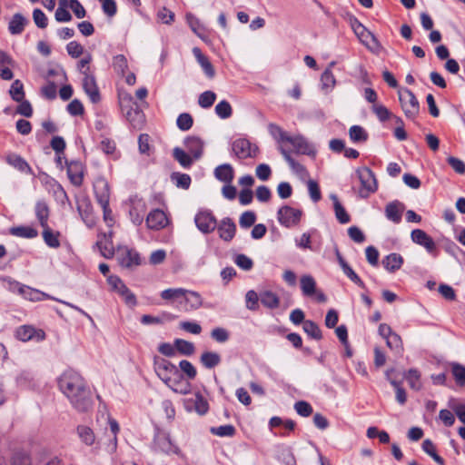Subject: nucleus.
I'll return each mask as SVG.
<instances>
[{"label":"nucleus","instance_id":"4","mask_svg":"<svg viewBox=\"0 0 465 465\" xmlns=\"http://www.w3.org/2000/svg\"><path fill=\"white\" fill-rule=\"evenodd\" d=\"M232 152L236 158L244 160L255 158L259 153V148L246 138H238L232 143Z\"/></svg>","mask_w":465,"mask_h":465},{"label":"nucleus","instance_id":"10","mask_svg":"<svg viewBox=\"0 0 465 465\" xmlns=\"http://www.w3.org/2000/svg\"><path fill=\"white\" fill-rule=\"evenodd\" d=\"M411 241L426 249L430 253H434L437 247L433 239L423 230L414 229L411 232Z\"/></svg>","mask_w":465,"mask_h":465},{"label":"nucleus","instance_id":"47","mask_svg":"<svg viewBox=\"0 0 465 465\" xmlns=\"http://www.w3.org/2000/svg\"><path fill=\"white\" fill-rule=\"evenodd\" d=\"M322 88L325 91L331 90L335 84V77L330 68H326L321 76Z\"/></svg>","mask_w":465,"mask_h":465},{"label":"nucleus","instance_id":"43","mask_svg":"<svg viewBox=\"0 0 465 465\" xmlns=\"http://www.w3.org/2000/svg\"><path fill=\"white\" fill-rule=\"evenodd\" d=\"M174 346L176 351L183 355L190 356L195 351L194 344L183 339H176L174 341Z\"/></svg>","mask_w":465,"mask_h":465},{"label":"nucleus","instance_id":"49","mask_svg":"<svg viewBox=\"0 0 465 465\" xmlns=\"http://www.w3.org/2000/svg\"><path fill=\"white\" fill-rule=\"evenodd\" d=\"M451 372L455 381L460 386H465V367L460 363L451 364Z\"/></svg>","mask_w":465,"mask_h":465},{"label":"nucleus","instance_id":"39","mask_svg":"<svg viewBox=\"0 0 465 465\" xmlns=\"http://www.w3.org/2000/svg\"><path fill=\"white\" fill-rule=\"evenodd\" d=\"M76 430L79 438L84 444L91 446L94 443L95 436L91 428L85 425H79Z\"/></svg>","mask_w":465,"mask_h":465},{"label":"nucleus","instance_id":"36","mask_svg":"<svg viewBox=\"0 0 465 465\" xmlns=\"http://www.w3.org/2000/svg\"><path fill=\"white\" fill-rule=\"evenodd\" d=\"M10 233L14 236L33 239L38 235L37 230L31 226H16L10 229Z\"/></svg>","mask_w":465,"mask_h":465},{"label":"nucleus","instance_id":"29","mask_svg":"<svg viewBox=\"0 0 465 465\" xmlns=\"http://www.w3.org/2000/svg\"><path fill=\"white\" fill-rule=\"evenodd\" d=\"M403 263V258L399 253H391L383 258L382 264L384 268L391 272H394L399 270Z\"/></svg>","mask_w":465,"mask_h":465},{"label":"nucleus","instance_id":"48","mask_svg":"<svg viewBox=\"0 0 465 465\" xmlns=\"http://www.w3.org/2000/svg\"><path fill=\"white\" fill-rule=\"evenodd\" d=\"M172 181L175 183V185L179 188L187 190L191 184V177L189 174L181 173H173L171 175Z\"/></svg>","mask_w":465,"mask_h":465},{"label":"nucleus","instance_id":"22","mask_svg":"<svg viewBox=\"0 0 465 465\" xmlns=\"http://www.w3.org/2000/svg\"><path fill=\"white\" fill-rule=\"evenodd\" d=\"M186 407L188 409L193 408L194 411L200 415L205 414L209 410V404L207 401L200 393H196L193 398L188 399L186 401Z\"/></svg>","mask_w":465,"mask_h":465},{"label":"nucleus","instance_id":"46","mask_svg":"<svg viewBox=\"0 0 465 465\" xmlns=\"http://www.w3.org/2000/svg\"><path fill=\"white\" fill-rule=\"evenodd\" d=\"M349 135L351 140L354 143L365 142L368 139V134L360 125H352L349 129Z\"/></svg>","mask_w":465,"mask_h":465},{"label":"nucleus","instance_id":"35","mask_svg":"<svg viewBox=\"0 0 465 465\" xmlns=\"http://www.w3.org/2000/svg\"><path fill=\"white\" fill-rule=\"evenodd\" d=\"M185 302L189 306L188 310H197L203 305V299L199 292L187 290V292L183 295Z\"/></svg>","mask_w":465,"mask_h":465},{"label":"nucleus","instance_id":"56","mask_svg":"<svg viewBox=\"0 0 465 465\" xmlns=\"http://www.w3.org/2000/svg\"><path fill=\"white\" fill-rule=\"evenodd\" d=\"M11 465H31V458L28 452L17 450L14 453Z\"/></svg>","mask_w":465,"mask_h":465},{"label":"nucleus","instance_id":"8","mask_svg":"<svg viewBox=\"0 0 465 465\" xmlns=\"http://www.w3.org/2000/svg\"><path fill=\"white\" fill-rule=\"evenodd\" d=\"M117 260L119 264L127 269H133L141 264V258L139 253L128 247H124L118 250Z\"/></svg>","mask_w":465,"mask_h":465},{"label":"nucleus","instance_id":"3","mask_svg":"<svg viewBox=\"0 0 465 465\" xmlns=\"http://www.w3.org/2000/svg\"><path fill=\"white\" fill-rule=\"evenodd\" d=\"M357 174L361 184L359 190V195L361 198H367L370 194L376 192L378 188L377 180L373 172L370 168H359L357 170Z\"/></svg>","mask_w":465,"mask_h":465},{"label":"nucleus","instance_id":"34","mask_svg":"<svg viewBox=\"0 0 465 465\" xmlns=\"http://www.w3.org/2000/svg\"><path fill=\"white\" fill-rule=\"evenodd\" d=\"M301 289L304 296L311 297L316 293V282L311 275H303L300 280Z\"/></svg>","mask_w":465,"mask_h":465},{"label":"nucleus","instance_id":"55","mask_svg":"<svg viewBox=\"0 0 465 465\" xmlns=\"http://www.w3.org/2000/svg\"><path fill=\"white\" fill-rule=\"evenodd\" d=\"M193 124V119L192 115L188 113H183L179 114L176 120V124L178 128L182 131H188L192 128Z\"/></svg>","mask_w":465,"mask_h":465},{"label":"nucleus","instance_id":"6","mask_svg":"<svg viewBox=\"0 0 465 465\" xmlns=\"http://www.w3.org/2000/svg\"><path fill=\"white\" fill-rule=\"evenodd\" d=\"M153 366L157 376L163 382L170 380L172 376L179 377L178 368L166 359L155 357Z\"/></svg>","mask_w":465,"mask_h":465},{"label":"nucleus","instance_id":"64","mask_svg":"<svg viewBox=\"0 0 465 465\" xmlns=\"http://www.w3.org/2000/svg\"><path fill=\"white\" fill-rule=\"evenodd\" d=\"M256 221V215L253 212H244L239 220L240 226L242 228H249L254 224Z\"/></svg>","mask_w":465,"mask_h":465},{"label":"nucleus","instance_id":"44","mask_svg":"<svg viewBox=\"0 0 465 465\" xmlns=\"http://www.w3.org/2000/svg\"><path fill=\"white\" fill-rule=\"evenodd\" d=\"M422 450L424 452H426L429 456H430L435 462H437L440 465H444V460L437 454L435 446L433 442L427 439L422 442Z\"/></svg>","mask_w":465,"mask_h":465},{"label":"nucleus","instance_id":"31","mask_svg":"<svg viewBox=\"0 0 465 465\" xmlns=\"http://www.w3.org/2000/svg\"><path fill=\"white\" fill-rule=\"evenodd\" d=\"M20 295L25 300L31 302H38L44 299L48 298V295L36 290L33 289L27 285H24L23 288H20Z\"/></svg>","mask_w":465,"mask_h":465},{"label":"nucleus","instance_id":"2","mask_svg":"<svg viewBox=\"0 0 465 465\" xmlns=\"http://www.w3.org/2000/svg\"><path fill=\"white\" fill-rule=\"evenodd\" d=\"M401 109L408 119L414 120L420 112V104L415 94L407 88L398 91Z\"/></svg>","mask_w":465,"mask_h":465},{"label":"nucleus","instance_id":"25","mask_svg":"<svg viewBox=\"0 0 465 465\" xmlns=\"http://www.w3.org/2000/svg\"><path fill=\"white\" fill-rule=\"evenodd\" d=\"M214 176L224 183H231L234 177V171L231 164L223 163L214 170Z\"/></svg>","mask_w":465,"mask_h":465},{"label":"nucleus","instance_id":"9","mask_svg":"<svg viewBox=\"0 0 465 465\" xmlns=\"http://www.w3.org/2000/svg\"><path fill=\"white\" fill-rule=\"evenodd\" d=\"M94 192L96 201L101 207L109 205L110 201V188L109 183L104 178H97L94 183Z\"/></svg>","mask_w":465,"mask_h":465},{"label":"nucleus","instance_id":"7","mask_svg":"<svg viewBox=\"0 0 465 465\" xmlns=\"http://www.w3.org/2000/svg\"><path fill=\"white\" fill-rule=\"evenodd\" d=\"M196 227L203 233L213 232L217 226V220L212 212L203 210L196 213L194 217Z\"/></svg>","mask_w":465,"mask_h":465},{"label":"nucleus","instance_id":"24","mask_svg":"<svg viewBox=\"0 0 465 465\" xmlns=\"http://www.w3.org/2000/svg\"><path fill=\"white\" fill-rule=\"evenodd\" d=\"M193 54L195 56L199 64L202 66L205 74L209 78H213L215 75V70L211 62L209 61V59L202 53V51L198 47H194L193 49Z\"/></svg>","mask_w":465,"mask_h":465},{"label":"nucleus","instance_id":"50","mask_svg":"<svg viewBox=\"0 0 465 465\" xmlns=\"http://www.w3.org/2000/svg\"><path fill=\"white\" fill-rule=\"evenodd\" d=\"M187 292L186 289L183 288H174V289H166L163 290L161 292V298L163 300L170 301V300H175L179 298H183V295H184Z\"/></svg>","mask_w":465,"mask_h":465},{"label":"nucleus","instance_id":"62","mask_svg":"<svg viewBox=\"0 0 465 465\" xmlns=\"http://www.w3.org/2000/svg\"><path fill=\"white\" fill-rule=\"evenodd\" d=\"M179 367L181 371L187 376L189 380H193L196 375L197 371L195 367L187 360H183L179 363Z\"/></svg>","mask_w":465,"mask_h":465},{"label":"nucleus","instance_id":"32","mask_svg":"<svg viewBox=\"0 0 465 465\" xmlns=\"http://www.w3.org/2000/svg\"><path fill=\"white\" fill-rule=\"evenodd\" d=\"M200 361L206 369H213L221 363V355L214 351H204L200 357Z\"/></svg>","mask_w":465,"mask_h":465},{"label":"nucleus","instance_id":"51","mask_svg":"<svg viewBox=\"0 0 465 465\" xmlns=\"http://www.w3.org/2000/svg\"><path fill=\"white\" fill-rule=\"evenodd\" d=\"M10 95L15 102H21L25 98L24 85L20 80H15L10 88Z\"/></svg>","mask_w":465,"mask_h":465},{"label":"nucleus","instance_id":"37","mask_svg":"<svg viewBox=\"0 0 465 465\" xmlns=\"http://www.w3.org/2000/svg\"><path fill=\"white\" fill-rule=\"evenodd\" d=\"M351 27L356 35L363 44L367 43L369 38H371L373 41L376 40L374 35L370 31H368L366 27L357 19H354V21L351 23Z\"/></svg>","mask_w":465,"mask_h":465},{"label":"nucleus","instance_id":"52","mask_svg":"<svg viewBox=\"0 0 465 465\" xmlns=\"http://www.w3.org/2000/svg\"><path fill=\"white\" fill-rule=\"evenodd\" d=\"M215 113L220 118L227 119L231 117L232 114V109L231 104L227 101L223 100L216 104Z\"/></svg>","mask_w":465,"mask_h":465},{"label":"nucleus","instance_id":"30","mask_svg":"<svg viewBox=\"0 0 465 465\" xmlns=\"http://www.w3.org/2000/svg\"><path fill=\"white\" fill-rule=\"evenodd\" d=\"M260 301L262 304L268 309H276L280 305L279 296L272 291H262L260 292Z\"/></svg>","mask_w":465,"mask_h":465},{"label":"nucleus","instance_id":"23","mask_svg":"<svg viewBox=\"0 0 465 465\" xmlns=\"http://www.w3.org/2000/svg\"><path fill=\"white\" fill-rule=\"evenodd\" d=\"M404 210V206L395 201L390 203L385 207V215L388 220L393 222L394 223H399L401 221V214Z\"/></svg>","mask_w":465,"mask_h":465},{"label":"nucleus","instance_id":"45","mask_svg":"<svg viewBox=\"0 0 465 465\" xmlns=\"http://www.w3.org/2000/svg\"><path fill=\"white\" fill-rule=\"evenodd\" d=\"M303 331L312 339L321 340L322 338L320 327L312 321L307 320L304 322Z\"/></svg>","mask_w":465,"mask_h":465},{"label":"nucleus","instance_id":"20","mask_svg":"<svg viewBox=\"0 0 465 465\" xmlns=\"http://www.w3.org/2000/svg\"><path fill=\"white\" fill-rule=\"evenodd\" d=\"M5 161L8 164L17 169L18 171L25 173H33L32 168L28 163L20 155L10 153L5 156Z\"/></svg>","mask_w":465,"mask_h":465},{"label":"nucleus","instance_id":"28","mask_svg":"<svg viewBox=\"0 0 465 465\" xmlns=\"http://www.w3.org/2000/svg\"><path fill=\"white\" fill-rule=\"evenodd\" d=\"M35 216L42 227L48 225L50 209L45 201H38L35 206Z\"/></svg>","mask_w":465,"mask_h":465},{"label":"nucleus","instance_id":"59","mask_svg":"<svg viewBox=\"0 0 465 465\" xmlns=\"http://www.w3.org/2000/svg\"><path fill=\"white\" fill-rule=\"evenodd\" d=\"M268 129L270 134L281 143H285L289 136L286 132L275 124H270Z\"/></svg>","mask_w":465,"mask_h":465},{"label":"nucleus","instance_id":"38","mask_svg":"<svg viewBox=\"0 0 465 465\" xmlns=\"http://www.w3.org/2000/svg\"><path fill=\"white\" fill-rule=\"evenodd\" d=\"M43 238L45 242L51 248H58L60 246L58 232H54L48 225L43 227Z\"/></svg>","mask_w":465,"mask_h":465},{"label":"nucleus","instance_id":"41","mask_svg":"<svg viewBox=\"0 0 465 465\" xmlns=\"http://www.w3.org/2000/svg\"><path fill=\"white\" fill-rule=\"evenodd\" d=\"M173 156L183 168H189L193 164V158L180 147L173 149Z\"/></svg>","mask_w":465,"mask_h":465},{"label":"nucleus","instance_id":"33","mask_svg":"<svg viewBox=\"0 0 465 465\" xmlns=\"http://www.w3.org/2000/svg\"><path fill=\"white\" fill-rule=\"evenodd\" d=\"M77 210L84 222L88 226H93L94 219L92 216V207L90 202L87 199H84L80 203H78Z\"/></svg>","mask_w":465,"mask_h":465},{"label":"nucleus","instance_id":"18","mask_svg":"<svg viewBox=\"0 0 465 465\" xmlns=\"http://www.w3.org/2000/svg\"><path fill=\"white\" fill-rule=\"evenodd\" d=\"M173 391L185 395L191 391V384L184 381L183 374L179 371V377L172 376L164 382Z\"/></svg>","mask_w":465,"mask_h":465},{"label":"nucleus","instance_id":"13","mask_svg":"<svg viewBox=\"0 0 465 465\" xmlns=\"http://www.w3.org/2000/svg\"><path fill=\"white\" fill-rule=\"evenodd\" d=\"M83 87L85 94L89 96L92 103L96 104L100 101V94L94 75L86 71L83 72Z\"/></svg>","mask_w":465,"mask_h":465},{"label":"nucleus","instance_id":"26","mask_svg":"<svg viewBox=\"0 0 465 465\" xmlns=\"http://www.w3.org/2000/svg\"><path fill=\"white\" fill-rule=\"evenodd\" d=\"M27 24L28 20L22 14L16 13L9 22L8 30L11 35H20Z\"/></svg>","mask_w":465,"mask_h":465},{"label":"nucleus","instance_id":"58","mask_svg":"<svg viewBox=\"0 0 465 465\" xmlns=\"http://www.w3.org/2000/svg\"><path fill=\"white\" fill-rule=\"evenodd\" d=\"M246 308L251 311H256L259 307L258 302L260 301V293L255 291L250 290L245 295Z\"/></svg>","mask_w":465,"mask_h":465},{"label":"nucleus","instance_id":"1","mask_svg":"<svg viewBox=\"0 0 465 465\" xmlns=\"http://www.w3.org/2000/svg\"><path fill=\"white\" fill-rule=\"evenodd\" d=\"M58 387L70 403L79 412H87L93 406L91 391L83 376L66 370L58 379Z\"/></svg>","mask_w":465,"mask_h":465},{"label":"nucleus","instance_id":"63","mask_svg":"<svg viewBox=\"0 0 465 465\" xmlns=\"http://www.w3.org/2000/svg\"><path fill=\"white\" fill-rule=\"evenodd\" d=\"M371 109L381 122H385L391 117V112L382 104H374Z\"/></svg>","mask_w":465,"mask_h":465},{"label":"nucleus","instance_id":"54","mask_svg":"<svg viewBox=\"0 0 465 465\" xmlns=\"http://www.w3.org/2000/svg\"><path fill=\"white\" fill-rule=\"evenodd\" d=\"M124 301V302L130 306L134 307L137 303L135 295L129 290V288L124 284L121 285L120 291L117 292Z\"/></svg>","mask_w":465,"mask_h":465},{"label":"nucleus","instance_id":"40","mask_svg":"<svg viewBox=\"0 0 465 465\" xmlns=\"http://www.w3.org/2000/svg\"><path fill=\"white\" fill-rule=\"evenodd\" d=\"M404 378L412 390L420 391L421 389L420 374L416 369H410L406 371Z\"/></svg>","mask_w":465,"mask_h":465},{"label":"nucleus","instance_id":"11","mask_svg":"<svg viewBox=\"0 0 465 465\" xmlns=\"http://www.w3.org/2000/svg\"><path fill=\"white\" fill-rule=\"evenodd\" d=\"M15 337L22 341H28L30 340H35L41 341L45 340V333L42 330H35L34 327L29 325H24L19 327L15 331Z\"/></svg>","mask_w":465,"mask_h":465},{"label":"nucleus","instance_id":"27","mask_svg":"<svg viewBox=\"0 0 465 465\" xmlns=\"http://www.w3.org/2000/svg\"><path fill=\"white\" fill-rule=\"evenodd\" d=\"M175 319V315L168 312H163L159 316H152L144 314L141 318L143 324H163L167 322H172Z\"/></svg>","mask_w":465,"mask_h":465},{"label":"nucleus","instance_id":"17","mask_svg":"<svg viewBox=\"0 0 465 465\" xmlns=\"http://www.w3.org/2000/svg\"><path fill=\"white\" fill-rule=\"evenodd\" d=\"M216 227L220 238L225 242H230L235 235L236 225L231 218L223 219Z\"/></svg>","mask_w":465,"mask_h":465},{"label":"nucleus","instance_id":"5","mask_svg":"<svg viewBox=\"0 0 465 465\" xmlns=\"http://www.w3.org/2000/svg\"><path fill=\"white\" fill-rule=\"evenodd\" d=\"M302 215L301 210L289 205L281 207L277 212L279 223L287 228L296 226L300 223Z\"/></svg>","mask_w":465,"mask_h":465},{"label":"nucleus","instance_id":"14","mask_svg":"<svg viewBox=\"0 0 465 465\" xmlns=\"http://www.w3.org/2000/svg\"><path fill=\"white\" fill-rule=\"evenodd\" d=\"M279 149L285 161L288 163L290 168L295 174H297L301 179H305L308 177L309 173L306 168L291 156L290 151L284 145L282 144Z\"/></svg>","mask_w":465,"mask_h":465},{"label":"nucleus","instance_id":"61","mask_svg":"<svg viewBox=\"0 0 465 465\" xmlns=\"http://www.w3.org/2000/svg\"><path fill=\"white\" fill-rule=\"evenodd\" d=\"M35 375L30 370H22L16 376V382L19 386H26L34 381Z\"/></svg>","mask_w":465,"mask_h":465},{"label":"nucleus","instance_id":"57","mask_svg":"<svg viewBox=\"0 0 465 465\" xmlns=\"http://www.w3.org/2000/svg\"><path fill=\"white\" fill-rule=\"evenodd\" d=\"M216 94L213 91H205L200 94L198 104L202 108H209L215 102Z\"/></svg>","mask_w":465,"mask_h":465},{"label":"nucleus","instance_id":"15","mask_svg":"<svg viewBox=\"0 0 465 465\" xmlns=\"http://www.w3.org/2000/svg\"><path fill=\"white\" fill-rule=\"evenodd\" d=\"M65 163L67 166V174L71 183L75 186H80L83 183L84 176V168L82 163L78 161L67 162L66 160Z\"/></svg>","mask_w":465,"mask_h":465},{"label":"nucleus","instance_id":"42","mask_svg":"<svg viewBox=\"0 0 465 465\" xmlns=\"http://www.w3.org/2000/svg\"><path fill=\"white\" fill-rule=\"evenodd\" d=\"M387 346L395 353L401 355L403 352V344L402 340L399 334L393 332L390 337H387L386 340Z\"/></svg>","mask_w":465,"mask_h":465},{"label":"nucleus","instance_id":"19","mask_svg":"<svg viewBox=\"0 0 465 465\" xmlns=\"http://www.w3.org/2000/svg\"><path fill=\"white\" fill-rule=\"evenodd\" d=\"M168 223L165 213L159 209L152 211L146 219V223L150 229L159 230L166 226Z\"/></svg>","mask_w":465,"mask_h":465},{"label":"nucleus","instance_id":"12","mask_svg":"<svg viewBox=\"0 0 465 465\" xmlns=\"http://www.w3.org/2000/svg\"><path fill=\"white\" fill-rule=\"evenodd\" d=\"M113 232L109 231L108 233L103 232L98 235L96 246L102 256L106 259L113 258L114 254V244L112 241Z\"/></svg>","mask_w":465,"mask_h":465},{"label":"nucleus","instance_id":"53","mask_svg":"<svg viewBox=\"0 0 465 465\" xmlns=\"http://www.w3.org/2000/svg\"><path fill=\"white\" fill-rule=\"evenodd\" d=\"M211 432L219 437H232L235 434L236 430L234 426L227 424L219 427H213L211 428Z\"/></svg>","mask_w":465,"mask_h":465},{"label":"nucleus","instance_id":"16","mask_svg":"<svg viewBox=\"0 0 465 465\" xmlns=\"http://www.w3.org/2000/svg\"><path fill=\"white\" fill-rule=\"evenodd\" d=\"M285 143H288L292 145L293 152L298 154H307L310 155L314 153L312 146L306 141V139L301 135L297 136H288Z\"/></svg>","mask_w":465,"mask_h":465},{"label":"nucleus","instance_id":"21","mask_svg":"<svg viewBox=\"0 0 465 465\" xmlns=\"http://www.w3.org/2000/svg\"><path fill=\"white\" fill-rule=\"evenodd\" d=\"M184 145L187 151L193 155V158L199 159L203 154V142L197 136H189L184 140Z\"/></svg>","mask_w":465,"mask_h":465},{"label":"nucleus","instance_id":"60","mask_svg":"<svg viewBox=\"0 0 465 465\" xmlns=\"http://www.w3.org/2000/svg\"><path fill=\"white\" fill-rule=\"evenodd\" d=\"M113 67L120 74H124L128 69L127 59L123 54L115 55L113 59Z\"/></svg>","mask_w":465,"mask_h":465}]
</instances>
